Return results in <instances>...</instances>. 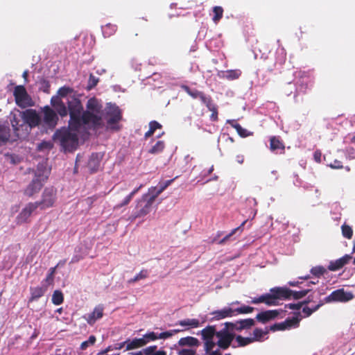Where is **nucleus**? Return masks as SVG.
Masks as SVG:
<instances>
[{"instance_id": "obj_43", "label": "nucleus", "mask_w": 355, "mask_h": 355, "mask_svg": "<svg viewBox=\"0 0 355 355\" xmlns=\"http://www.w3.org/2000/svg\"><path fill=\"white\" fill-rule=\"evenodd\" d=\"M341 231H342V235L345 238H346L347 239H351L352 238L353 230L350 225L344 223L341 226Z\"/></svg>"}, {"instance_id": "obj_51", "label": "nucleus", "mask_w": 355, "mask_h": 355, "mask_svg": "<svg viewBox=\"0 0 355 355\" xmlns=\"http://www.w3.org/2000/svg\"><path fill=\"white\" fill-rule=\"evenodd\" d=\"M308 301L300 302L298 303H291L285 306L286 308H288L293 310H300L303 305L307 304Z\"/></svg>"}, {"instance_id": "obj_63", "label": "nucleus", "mask_w": 355, "mask_h": 355, "mask_svg": "<svg viewBox=\"0 0 355 355\" xmlns=\"http://www.w3.org/2000/svg\"><path fill=\"white\" fill-rule=\"evenodd\" d=\"M11 124L15 132L19 130V126L21 125H19V121L15 116L11 120Z\"/></svg>"}, {"instance_id": "obj_41", "label": "nucleus", "mask_w": 355, "mask_h": 355, "mask_svg": "<svg viewBox=\"0 0 355 355\" xmlns=\"http://www.w3.org/2000/svg\"><path fill=\"white\" fill-rule=\"evenodd\" d=\"M224 330H226L230 334L232 335H235L234 331H238V323L237 320L234 322H226L224 323V327L223 328Z\"/></svg>"}, {"instance_id": "obj_27", "label": "nucleus", "mask_w": 355, "mask_h": 355, "mask_svg": "<svg viewBox=\"0 0 355 355\" xmlns=\"http://www.w3.org/2000/svg\"><path fill=\"white\" fill-rule=\"evenodd\" d=\"M238 323V331H241L242 330H248L250 329L252 327L255 325V321L252 318H247L237 320Z\"/></svg>"}, {"instance_id": "obj_2", "label": "nucleus", "mask_w": 355, "mask_h": 355, "mask_svg": "<svg viewBox=\"0 0 355 355\" xmlns=\"http://www.w3.org/2000/svg\"><path fill=\"white\" fill-rule=\"evenodd\" d=\"M173 181V180H167L163 183L159 184V187H152L149 191L155 193L149 196L148 194H144L142 197L137 200L135 207V212L134 218H139L148 214L151 209V207L155 200L156 198L163 192Z\"/></svg>"}, {"instance_id": "obj_52", "label": "nucleus", "mask_w": 355, "mask_h": 355, "mask_svg": "<svg viewBox=\"0 0 355 355\" xmlns=\"http://www.w3.org/2000/svg\"><path fill=\"white\" fill-rule=\"evenodd\" d=\"M98 83V78L96 77L92 73H91L89 77V80H88L87 89H92V88H94V87L96 86Z\"/></svg>"}, {"instance_id": "obj_42", "label": "nucleus", "mask_w": 355, "mask_h": 355, "mask_svg": "<svg viewBox=\"0 0 355 355\" xmlns=\"http://www.w3.org/2000/svg\"><path fill=\"white\" fill-rule=\"evenodd\" d=\"M234 338L236 341L238 343L239 347H245L250 343H252V340L250 337H243L241 335L236 336Z\"/></svg>"}, {"instance_id": "obj_8", "label": "nucleus", "mask_w": 355, "mask_h": 355, "mask_svg": "<svg viewBox=\"0 0 355 355\" xmlns=\"http://www.w3.org/2000/svg\"><path fill=\"white\" fill-rule=\"evenodd\" d=\"M13 96L16 105L20 108L25 109L34 105V101L24 85L15 86Z\"/></svg>"}, {"instance_id": "obj_4", "label": "nucleus", "mask_w": 355, "mask_h": 355, "mask_svg": "<svg viewBox=\"0 0 355 355\" xmlns=\"http://www.w3.org/2000/svg\"><path fill=\"white\" fill-rule=\"evenodd\" d=\"M106 120V130L112 132H119L122 125L120 122L123 119L121 110L115 103H107L101 114Z\"/></svg>"}, {"instance_id": "obj_47", "label": "nucleus", "mask_w": 355, "mask_h": 355, "mask_svg": "<svg viewBox=\"0 0 355 355\" xmlns=\"http://www.w3.org/2000/svg\"><path fill=\"white\" fill-rule=\"evenodd\" d=\"M254 309V307H252L250 306H246V305H243L241 307L234 309V311H235V314L236 315L238 314H248V313H252Z\"/></svg>"}, {"instance_id": "obj_53", "label": "nucleus", "mask_w": 355, "mask_h": 355, "mask_svg": "<svg viewBox=\"0 0 355 355\" xmlns=\"http://www.w3.org/2000/svg\"><path fill=\"white\" fill-rule=\"evenodd\" d=\"M146 341V344H148L150 341H154L158 339L157 334L153 331L148 332L144 335L142 337Z\"/></svg>"}, {"instance_id": "obj_24", "label": "nucleus", "mask_w": 355, "mask_h": 355, "mask_svg": "<svg viewBox=\"0 0 355 355\" xmlns=\"http://www.w3.org/2000/svg\"><path fill=\"white\" fill-rule=\"evenodd\" d=\"M270 149L272 151L280 150L281 153H284L285 145L279 137L272 136L270 139Z\"/></svg>"}, {"instance_id": "obj_56", "label": "nucleus", "mask_w": 355, "mask_h": 355, "mask_svg": "<svg viewBox=\"0 0 355 355\" xmlns=\"http://www.w3.org/2000/svg\"><path fill=\"white\" fill-rule=\"evenodd\" d=\"M40 84L43 89V91L44 92H49V89H50V83L49 82L44 78H42L40 80Z\"/></svg>"}, {"instance_id": "obj_15", "label": "nucleus", "mask_w": 355, "mask_h": 355, "mask_svg": "<svg viewBox=\"0 0 355 355\" xmlns=\"http://www.w3.org/2000/svg\"><path fill=\"white\" fill-rule=\"evenodd\" d=\"M21 116L24 121L27 123L31 128L37 126L41 121L40 116L33 109H28L21 112Z\"/></svg>"}, {"instance_id": "obj_20", "label": "nucleus", "mask_w": 355, "mask_h": 355, "mask_svg": "<svg viewBox=\"0 0 355 355\" xmlns=\"http://www.w3.org/2000/svg\"><path fill=\"white\" fill-rule=\"evenodd\" d=\"M352 259V257L351 255L345 254L340 259L335 261H331L327 268L330 271L338 270L347 264Z\"/></svg>"}, {"instance_id": "obj_36", "label": "nucleus", "mask_w": 355, "mask_h": 355, "mask_svg": "<svg viewBox=\"0 0 355 355\" xmlns=\"http://www.w3.org/2000/svg\"><path fill=\"white\" fill-rule=\"evenodd\" d=\"M178 324L182 327H190L192 328L198 327L200 324L199 320L195 318H188L182 320H180Z\"/></svg>"}, {"instance_id": "obj_9", "label": "nucleus", "mask_w": 355, "mask_h": 355, "mask_svg": "<svg viewBox=\"0 0 355 355\" xmlns=\"http://www.w3.org/2000/svg\"><path fill=\"white\" fill-rule=\"evenodd\" d=\"M300 313L298 312L295 313V316L293 318H288L284 322L275 323L271 325L270 327V330L272 331H277L297 328L300 326Z\"/></svg>"}, {"instance_id": "obj_48", "label": "nucleus", "mask_w": 355, "mask_h": 355, "mask_svg": "<svg viewBox=\"0 0 355 355\" xmlns=\"http://www.w3.org/2000/svg\"><path fill=\"white\" fill-rule=\"evenodd\" d=\"M326 272V268L322 266H317L311 269V273L316 277L322 276Z\"/></svg>"}, {"instance_id": "obj_61", "label": "nucleus", "mask_w": 355, "mask_h": 355, "mask_svg": "<svg viewBox=\"0 0 355 355\" xmlns=\"http://www.w3.org/2000/svg\"><path fill=\"white\" fill-rule=\"evenodd\" d=\"M162 125L156 121H152L149 123V128L155 132L157 129L162 128Z\"/></svg>"}, {"instance_id": "obj_12", "label": "nucleus", "mask_w": 355, "mask_h": 355, "mask_svg": "<svg viewBox=\"0 0 355 355\" xmlns=\"http://www.w3.org/2000/svg\"><path fill=\"white\" fill-rule=\"evenodd\" d=\"M354 298V295L351 292H345L343 288L337 289L333 291L329 295L324 298L325 303L332 302H347Z\"/></svg>"}, {"instance_id": "obj_39", "label": "nucleus", "mask_w": 355, "mask_h": 355, "mask_svg": "<svg viewBox=\"0 0 355 355\" xmlns=\"http://www.w3.org/2000/svg\"><path fill=\"white\" fill-rule=\"evenodd\" d=\"M96 342V337L94 335H91L88 340L83 341L80 346V349L82 351L86 350L88 347L95 345Z\"/></svg>"}, {"instance_id": "obj_37", "label": "nucleus", "mask_w": 355, "mask_h": 355, "mask_svg": "<svg viewBox=\"0 0 355 355\" xmlns=\"http://www.w3.org/2000/svg\"><path fill=\"white\" fill-rule=\"evenodd\" d=\"M223 8L221 6H214L213 8L214 16L212 20L215 24H218V21L223 18Z\"/></svg>"}, {"instance_id": "obj_14", "label": "nucleus", "mask_w": 355, "mask_h": 355, "mask_svg": "<svg viewBox=\"0 0 355 355\" xmlns=\"http://www.w3.org/2000/svg\"><path fill=\"white\" fill-rule=\"evenodd\" d=\"M39 207L38 203L29 202L22 209L16 218L17 224L21 225L28 222V218L32 213Z\"/></svg>"}, {"instance_id": "obj_21", "label": "nucleus", "mask_w": 355, "mask_h": 355, "mask_svg": "<svg viewBox=\"0 0 355 355\" xmlns=\"http://www.w3.org/2000/svg\"><path fill=\"white\" fill-rule=\"evenodd\" d=\"M279 313V310H267L258 313L256 316V319L259 322L264 324L270 320L275 319Z\"/></svg>"}, {"instance_id": "obj_35", "label": "nucleus", "mask_w": 355, "mask_h": 355, "mask_svg": "<svg viewBox=\"0 0 355 355\" xmlns=\"http://www.w3.org/2000/svg\"><path fill=\"white\" fill-rule=\"evenodd\" d=\"M268 331H263L261 329L255 328L253 331V337L251 338L252 342L261 341L265 335L268 334Z\"/></svg>"}, {"instance_id": "obj_17", "label": "nucleus", "mask_w": 355, "mask_h": 355, "mask_svg": "<svg viewBox=\"0 0 355 355\" xmlns=\"http://www.w3.org/2000/svg\"><path fill=\"white\" fill-rule=\"evenodd\" d=\"M30 297L28 300V304L37 301L40 297H43L47 291V285L31 286L29 288Z\"/></svg>"}, {"instance_id": "obj_30", "label": "nucleus", "mask_w": 355, "mask_h": 355, "mask_svg": "<svg viewBox=\"0 0 355 355\" xmlns=\"http://www.w3.org/2000/svg\"><path fill=\"white\" fill-rule=\"evenodd\" d=\"M181 88L193 98H199L201 100L205 94L203 92L198 91L196 89H191L189 86L186 85H181Z\"/></svg>"}, {"instance_id": "obj_3", "label": "nucleus", "mask_w": 355, "mask_h": 355, "mask_svg": "<svg viewBox=\"0 0 355 355\" xmlns=\"http://www.w3.org/2000/svg\"><path fill=\"white\" fill-rule=\"evenodd\" d=\"M33 174L31 182L24 190V194L29 198L40 191L49 178L50 171L43 164H40L33 170Z\"/></svg>"}, {"instance_id": "obj_31", "label": "nucleus", "mask_w": 355, "mask_h": 355, "mask_svg": "<svg viewBox=\"0 0 355 355\" xmlns=\"http://www.w3.org/2000/svg\"><path fill=\"white\" fill-rule=\"evenodd\" d=\"M117 30V26L115 24L110 23L102 26V33L105 37H110L113 35Z\"/></svg>"}, {"instance_id": "obj_22", "label": "nucleus", "mask_w": 355, "mask_h": 355, "mask_svg": "<svg viewBox=\"0 0 355 355\" xmlns=\"http://www.w3.org/2000/svg\"><path fill=\"white\" fill-rule=\"evenodd\" d=\"M284 289L288 292L287 293L286 297H283V300H288L291 299V297L294 300H300L305 297L311 291V289L308 288L300 291H293L286 287H284Z\"/></svg>"}, {"instance_id": "obj_38", "label": "nucleus", "mask_w": 355, "mask_h": 355, "mask_svg": "<svg viewBox=\"0 0 355 355\" xmlns=\"http://www.w3.org/2000/svg\"><path fill=\"white\" fill-rule=\"evenodd\" d=\"M149 275L148 270L146 269L141 270L138 274H137L133 278L130 279L128 281V284H134L141 279L147 278Z\"/></svg>"}, {"instance_id": "obj_54", "label": "nucleus", "mask_w": 355, "mask_h": 355, "mask_svg": "<svg viewBox=\"0 0 355 355\" xmlns=\"http://www.w3.org/2000/svg\"><path fill=\"white\" fill-rule=\"evenodd\" d=\"M53 148V144L51 141H43L38 144L39 150H51Z\"/></svg>"}, {"instance_id": "obj_33", "label": "nucleus", "mask_w": 355, "mask_h": 355, "mask_svg": "<svg viewBox=\"0 0 355 355\" xmlns=\"http://www.w3.org/2000/svg\"><path fill=\"white\" fill-rule=\"evenodd\" d=\"M165 148V142L164 141H157L149 150L148 153L155 155L162 153Z\"/></svg>"}, {"instance_id": "obj_50", "label": "nucleus", "mask_w": 355, "mask_h": 355, "mask_svg": "<svg viewBox=\"0 0 355 355\" xmlns=\"http://www.w3.org/2000/svg\"><path fill=\"white\" fill-rule=\"evenodd\" d=\"M55 268H56V266L51 268L49 269V274L46 275V277L44 280V282H45L47 285H51L53 284V279H54V274L55 272Z\"/></svg>"}, {"instance_id": "obj_64", "label": "nucleus", "mask_w": 355, "mask_h": 355, "mask_svg": "<svg viewBox=\"0 0 355 355\" xmlns=\"http://www.w3.org/2000/svg\"><path fill=\"white\" fill-rule=\"evenodd\" d=\"M322 153L320 150H316L313 153L314 160L318 162H321Z\"/></svg>"}, {"instance_id": "obj_13", "label": "nucleus", "mask_w": 355, "mask_h": 355, "mask_svg": "<svg viewBox=\"0 0 355 355\" xmlns=\"http://www.w3.org/2000/svg\"><path fill=\"white\" fill-rule=\"evenodd\" d=\"M218 341L216 343L219 348L222 349H227L232 345V341L234 339L235 335L230 334L226 330L222 329L218 331L216 334Z\"/></svg>"}, {"instance_id": "obj_34", "label": "nucleus", "mask_w": 355, "mask_h": 355, "mask_svg": "<svg viewBox=\"0 0 355 355\" xmlns=\"http://www.w3.org/2000/svg\"><path fill=\"white\" fill-rule=\"evenodd\" d=\"M157 345H151L144 349V354L145 355H166V352L164 350L157 351Z\"/></svg>"}, {"instance_id": "obj_55", "label": "nucleus", "mask_w": 355, "mask_h": 355, "mask_svg": "<svg viewBox=\"0 0 355 355\" xmlns=\"http://www.w3.org/2000/svg\"><path fill=\"white\" fill-rule=\"evenodd\" d=\"M196 349H186L183 348L182 349L178 350V355H196Z\"/></svg>"}, {"instance_id": "obj_45", "label": "nucleus", "mask_w": 355, "mask_h": 355, "mask_svg": "<svg viewBox=\"0 0 355 355\" xmlns=\"http://www.w3.org/2000/svg\"><path fill=\"white\" fill-rule=\"evenodd\" d=\"M241 75V71L239 69L227 70L225 72V78L230 80L238 79Z\"/></svg>"}, {"instance_id": "obj_6", "label": "nucleus", "mask_w": 355, "mask_h": 355, "mask_svg": "<svg viewBox=\"0 0 355 355\" xmlns=\"http://www.w3.org/2000/svg\"><path fill=\"white\" fill-rule=\"evenodd\" d=\"M288 292L284 289V287H274L270 288V293L252 298L251 303L254 304L264 303L268 306H277L279 304V300H283Z\"/></svg>"}, {"instance_id": "obj_44", "label": "nucleus", "mask_w": 355, "mask_h": 355, "mask_svg": "<svg viewBox=\"0 0 355 355\" xmlns=\"http://www.w3.org/2000/svg\"><path fill=\"white\" fill-rule=\"evenodd\" d=\"M85 255L82 252V248L80 247H78L75 248V254L72 257L70 263H78L80 260L83 259Z\"/></svg>"}, {"instance_id": "obj_1", "label": "nucleus", "mask_w": 355, "mask_h": 355, "mask_svg": "<svg viewBox=\"0 0 355 355\" xmlns=\"http://www.w3.org/2000/svg\"><path fill=\"white\" fill-rule=\"evenodd\" d=\"M67 107L69 114V126L73 131H78L83 125H89V119L96 117L92 116L90 112H85L80 100L73 97L67 102Z\"/></svg>"}, {"instance_id": "obj_32", "label": "nucleus", "mask_w": 355, "mask_h": 355, "mask_svg": "<svg viewBox=\"0 0 355 355\" xmlns=\"http://www.w3.org/2000/svg\"><path fill=\"white\" fill-rule=\"evenodd\" d=\"M229 123L236 130L237 133L241 137H246L251 135L246 129L243 128L239 123L234 121H229Z\"/></svg>"}, {"instance_id": "obj_7", "label": "nucleus", "mask_w": 355, "mask_h": 355, "mask_svg": "<svg viewBox=\"0 0 355 355\" xmlns=\"http://www.w3.org/2000/svg\"><path fill=\"white\" fill-rule=\"evenodd\" d=\"M87 110L85 112H90L92 116L96 117L97 119L90 118L89 119V125L94 130H97L100 128L103 127L104 123L103 121V116L101 115L103 112V106L100 102L96 98H89L86 104Z\"/></svg>"}, {"instance_id": "obj_57", "label": "nucleus", "mask_w": 355, "mask_h": 355, "mask_svg": "<svg viewBox=\"0 0 355 355\" xmlns=\"http://www.w3.org/2000/svg\"><path fill=\"white\" fill-rule=\"evenodd\" d=\"M209 111L211 112L210 115V120L211 121H217L218 120V111L217 105L212 107L211 110H209Z\"/></svg>"}, {"instance_id": "obj_19", "label": "nucleus", "mask_w": 355, "mask_h": 355, "mask_svg": "<svg viewBox=\"0 0 355 355\" xmlns=\"http://www.w3.org/2000/svg\"><path fill=\"white\" fill-rule=\"evenodd\" d=\"M44 121L49 127L54 128L58 123V116L56 112L49 106L44 108Z\"/></svg>"}, {"instance_id": "obj_58", "label": "nucleus", "mask_w": 355, "mask_h": 355, "mask_svg": "<svg viewBox=\"0 0 355 355\" xmlns=\"http://www.w3.org/2000/svg\"><path fill=\"white\" fill-rule=\"evenodd\" d=\"M239 230V228H235L234 230H232V232L227 234L223 239H222L221 240H220L218 243L219 245H223L225 243V242L233 235L235 234V232Z\"/></svg>"}, {"instance_id": "obj_40", "label": "nucleus", "mask_w": 355, "mask_h": 355, "mask_svg": "<svg viewBox=\"0 0 355 355\" xmlns=\"http://www.w3.org/2000/svg\"><path fill=\"white\" fill-rule=\"evenodd\" d=\"M52 303L55 305H60L64 301V296L62 293L59 290H55L52 295Z\"/></svg>"}, {"instance_id": "obj_26", "label": "nucleus", "mask_w": 355, "mask_h": 355, "mask_svg": "<svg viewBox=\"0 0 355 355\" xmlns=\"http://www.w3.org/2000/svg\"><path fill=\"white\" fill-rule=\"evenodd\" d=\"M146 345V341L142 338H134L132 340L128 339V345L126 350H132L137 348L142 347Z\"/></svg>"}, {"instance_id": "obj_60", "label": "nucleus", "mask_w": 355, "mask_h": 355, "mask_svg": "<svg viewBox=\"0 0 355 355\" xmlns=\"http://www.w3.org/2000/svg\"><path fill=\"white\" fill-rule=\"evenodd\" d=\"M239 230V228H235L234 230H232V232L227 234L223 239H222L221 240H220L218 243L219 245H223L225 243V242L233 235L235 234V232Z\"/></svg>"}, {"instance_id": "obj_49", "label": "nucleus", "mask_w": 355, "mask_h": 355, "mask_svg": "<svg viewBox=\"0 0 355 355\" xmlns=\"http://www.w3.org/2000/svg\"><path fill=\"white\" fill-rule=\"evenodd\" d=\"M73 92V89L69 87L64 86L60 87L58 91V94L60 97L64 98L68 94Z\"/></svg>"}, {"instance_id": "obj_25", "label": "nucleus", "mask_w": 355, "mask_h": 355, "mask_svg": "<svg viewBox=\"0 0 355 355\" xmlns=\"http://www.w3.org/2000/svg\"><path fill=\"white\" fill-rule=\"evenodd\" d=\"M51 103L62 117L67 115L69 112L68 107H66L64 103L60 99H57V103H55V98H51Z\"/></svg>"}, {"instance_id": "obj_11", "label": "nucleus", "mask_w": 355, "mask_h": 355, "mask_svg": "<svg viewBox=\"0 0 355 355\" xmlns=\"http://www.w3.org/2000/svg\"><path fill=\"white\" fill-rule=\"evenodd\" d=\"M56 200V190L53 187L46 188L42 196V200L35 203H38L42 209L53 207Z\"/></svg>"}, {"instance_id": "obj_29", "label": "nucleus", "mask_w": 355, "mask_h": 355, "mask_svg": "<svg viewBox=\"0 0 355 355\" xmlns=\"http://www.w3.org/2000/svg\"><path fill=\"white\" fill-rule=\"evenodd\" d=\"M143 187L142 184H141L139 187H138L137 188H135L129 195H128L125 199L123 200L122 202L119 203V204H117L114 207V209H119L120 208L124 207V206H126L128 205L130 202L131 201V200L132 199L133 196L140 190V189Z\"/></svg>"}, {"instance_id": "obj_10", "label": "nucleus", "mask_w": 355, "mask_h": 355, "mask_svg": "<svg viewBox=\"0 0 355 355\" xmlns=\"http://www.w3.org/2000/svg\"><path fill=\"white\" fill-rule=\"evenodd\" d=\"M216 327L209 325L201 330L202 338L204 340V348L205 352H208L210 349H213L216 346V343L214 342V337L217 334Z\"/></svg>"}, {"instance_id": "obj_28", "label": "nucleus", "mask_w": 355, "mask_h": 355, "mask_svg": "<svg viewBox=\"0 0 355 355\" xmlns=\"http://www.w3.org/2000/svg\"><path fill=\"white\" fill-rule=\"evenodd\" d=\"M10 128L0 123V146L5 144L10 138Z\"/></svg>"}, {"instance_id": "obj_62", "label": "nucleus", "mask_w": 355, "mask_h": 355, "mask_svg": "<svg viewBox=\"0 0 355 355\" xmlns=\"http://www.w3.org/2000/svg\"><path fill=\"white\" fill-rule=\"evenodd\" d=\"M331 168L340 169L343 168L342 162L339 160L335 159L333 162L329 164Z\"/></svg>"}, {"instance_id": "obj_59", "label": "nucleus", "mask_w": 355, "mask_h": 355, "mask_svg": "<svg viewBox=\"0 0 355 355\" xmlns=\"http://www.w3.org/2000/svg\"><path fill=\"white\" fill-rule=\"evenodd\" d=\"M239 230V228H235L234 230H232V232L227 234L223 239H222L221 240H220L218 243L219 245H223L225 243V242L233 235L235 234V232Z\"/></svg>"}, {"instance_id": "obj_23", "label": "nucleus", "mask_w": 355, "mask_h": 355, "mask_svg": "<svg viewBox=\"0 0 355 355\" xmlns=\"http://www.w3.org/2000/svg\"><path fill=\"white\" fill-rule=\"evenodd\" d=\"M178 344L180 347L188 346L190 347H198L200 346V343L198 340V339L195 337L187 336V337L181 338L178 340Z\"/></svg>"}, {"instance_id": "obj_18", "label": "nucleus", "mask_w": 355, "mask_h": 355, "mask_svg": "<svg viewBox=\"0 0 355 355\" xmlns=\"http://www.w3.org/2000/svg\"><path fill=\"white\" fill-rule=\"evenodd\" d=\"M212 320H220L226 318L235 316V311L230 306H225L222 309L214 311L211 313Z\"/></svg>"}, {"instance_id": "obj_46", "label": "nucleus", "mask_w": 355, "mask_h": 355, "mask_svg": "<svg viewBox=\"0 0 355 355\" xmlns=\"http://www.w3.org/2000/svg\"><path fill=\"white\" fill-rule=\"evenodd\" d=\"M200 101L209 110H211L212 107L216 105V104L214 103L211 96L209 95H207L205 94H204Z\"/></svg>"}, {"instance_id": "obj_16", "label": "nucleus", "mask_w": 355, "mask_h": 355, "mask_svg": "<svg viewBox=\"0 0 355 355\" xmlns=\"http://www.w3.org/2000/svg\"><path fill=\"white\" fill-rule=\"evenodd\" d=\"M103 311L104 306L103 304H98L94 307L92 313L84 315L83 318L89 325H93L96 320L103 316Z\"/></svg>"}, {"instance_id": "obj_5", "label": "nucleus", "mask_w": 355, "mask_h": 355, "mask_svg": "<svg viewBox=\"0 0 355 355\" xmlns=\"http://www.w3.org/2000/svg\"><path fill=\"white\" fill-rule=\"evenodd\" d=\"M70 128L57 130L53 135V139L58 141L65 151H73L76 149L78 144V135L71 132Z\"/></svg>"}]
</instances>
